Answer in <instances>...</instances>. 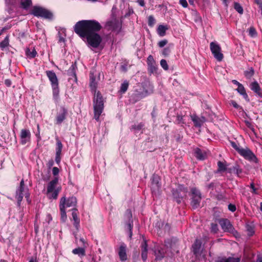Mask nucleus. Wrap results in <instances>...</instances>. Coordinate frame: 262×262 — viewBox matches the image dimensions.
Listing matches in <instances>:
<instances>
[{"label":"nucleus","mask_w":262,"mask_h":262,"mask_svg":"<svg viewBox=\"0 0 262 262\" xmlns=\"http://www.w3.org/2000/svg\"><path fill=\"white\" fill-rule=\"evenodd\" d=\"M102 27L94 20H81L77 22L74 26V31L81 37H86L88 44L95 48L100 45L102 38L96 33Z\"/></svg>","instance_id":"1"},{"label":"nucleus","mask_w":262,"mask_h":262,"mask_svg":"<svg viewBox=\"0 0 262 262\" xmlns=\"http://www.w3.org/2000/svg\"><path fill=\"white\" fill-rule=\"evenodd\" d=\"M91 91L94 93L93 107L94 112V118L99 121V117L102 114L104 108V100L101 93L96 91L97 83L93 75L90 76V84Z\"/></svg>","instance_id":"2"},{"label":"nucleus","mask_w":262,"mask_h":262,"mask_svg":"<svg viewBox=\"0 0 262 262\" xmlns=\"http://www.w3.org/2000/svg\"><path fill=\"white\" fill-rule=\"evenodd\" d=\"M58 182V179L56 177L53 180L50 181L47 187V193L50 199H56L58 193L61 190V187L56 188Z\"/></svg>","instance_id":"3"},{"label":"nucleus","mask_w":262,"mask_h":262,"mask_svg":"<svg viewBox=\"0 0 262 262\" xmlns=\"http://www.w3.org/2000/svg\"><path fill=\"white\" fill-rule=\"evenodd\" d=\"M24 196L27 199V201H28L30 193L29 192V189L27 187L25 186L24 181L22 180L20 182V185L19 187L17 188L16 192V199L17 201V203L18 205H20V203L23 199Z\"/></svg>","instance_id":"4"},{"label":"nucleus","mask_w":262,"mask_h":262,"mask_svg":"<svg viewBox=\"0 0 262 262\" xmlns=\"http://www.w3.org/2000/svg\"><path fill=\"white\" fill-rule=\"evenodd\" d=\"M30 13L36 17H40L45 18H51L52 14L46 9L40 6H34Z\"/></svg>","instance_id":"5"},{"label":"nucleus","mask_w":262,"mask_h":262,"mask_svg":"<svg viewBox=\"0 0 262 262\" xmlns=\"http://www.w3.org/2000/svg\"><path fill=\"white\" fill-rule=\"evenodd\" d=\"M210 48L214 58L219 61H222L224 56L221 53V48L220 45L216 42H211L210 43Z\"/></svg>","instance_id":"6"},{"label":"nucleus","mask_w":262,"mask_h":262,"mask_svg":"<svg viewBox=\"0 0 262 262\" xmlns=\"http://www.w3.org/2000/svg\"><path fill=\"white\" fill-rule=\"evenodd\" d=\"M239 154L243 156L245 159L249 160L250 162L254 163H257L258 159L253 154V152L248 148H243L239 150Z\"/></svg>","instance_id":"7"},{"label":"nucleus","mask_w":262,"mask_h":262,"mask_svg":"<svg viewBox=\"0 0 262 262\" xmlns=\"http://www.w3.org/2000/svg\"><path fill=\"white\" fill-rule=\"evenodd\" d=\"M219 224L221 226L222 229L225 232H228L235 235L237 234V231L234 229L230 221L227 219H221L219 221Z\"/></svg>","instance_id":"8"},{"label":"nucleus","mask_w":262,"mask_h":262,"mask_svg":"<svg viewBox=\"0 0 262 262\" xmlns=\"http://www.w3.org/2000/svg\"><path fill=\"white\" fill-rule=\"evenodd\" d=\"M68 111L63 107H61L57 113L56 116V123L60 124L66 119Z\"/></svg>","instance_id":"9"},{"label":"nucleus","mask_w":262,"mask_h":262,"mask_svg":"<svg viewBox=\"0 0 262 262\" xmlns=\"http://www.w3.org/2000/svg\"><path fill=\"white\" fill-rule=\"evenodd\" d=\"M20 143L23 145L29 142L31 139V133L29 130L23 129L20 134Z\"/></svg>","instance_id":"10"},{"label":"nucleus","mask_w":262,"mask_h":262,"mask_svg":"<svg viewBox=\"0 0 262 262\" xmlns=\"http://www.w3.org/2000/svg\"><path fill=\"white\" fill-rule=\"evenodd\" d=\"M64 199L63 206L64 208L68 207H72L73 208H76L77 205V199L75 196H71L66 199L65 196H63L60 199V200Z\"/></svg>","instance_id":"11"},{"label":"nucleus","mask_w":262,"mask_h":262,"mask_svg":"<svg viewBox=\"0 0 262 262\" xmlns=\"http://www.w3.org/2000/svg\"><path fill=\"white\" fill-rule=\"evenodd\" d=\"M46 73L51 82V86L59 85L58 78L54 72L53 71H47Z\"/></svg>","instance_id":"12"},{"label":"nucleus","mask_w":262,"mask_h":262,"mask_svg":"<svg viewBox=\"0 0 262 262\" xmlns=\"http://www.w3.org/2000/svg\"><path fill=\"white\" fill-rule=\"evenodd\" d=\"M106 26L109 30H117L120 28L121 24L118 19L114 18L107 21Z\"/></svg>","instance_id":"13"},{"label":"nucleus","mask_w":262,"mask_h":262,"mask_svg":"<svg viewBox=\"0 0 262 262\" xmlns=\"http://www.w3.org/2000/svg\"><path fill=\"white\" fill-rule=\"evenodd\" d=\"M118 255L121 261L127 259L126 246L124 243H122L119 248Z\"/></svg>","instance_id":"14"},{"label":"nucleus","mask_w":262,"mask_h":262,"mask_svg":"<svg viewBox=\"0 0 262 262\" xmlns=\"http://www.w3.org/2000/svg\"><path fill=\"white\" fill-rule=\"evenodd\" d=\"M160 178L158 176H154L151 182V190L152 192H156L159 191L161 188V184L159 183Z\"/></svg>","instance_id":"15"},{"label":"nucleus","mask_w":262,"mask_h":262,"mask_svg":"<svg viewBox=\"0 0 262 262\" xmlns=\"http://www.w3.org/2000/svg\"><path fill=\"white\" fill-rule=\"evenodd\" d=\"M191 118L196 127H201L205 121V118L204 117L199 118L195 115H191Z\"/></svg>","instance_id":"16"},{"label":"nucleus","mask_w":262,"mask_h":262,"mask_svg":"<svg viewBox=\"0 0 262 262\" xmlns=\"http://www.w3.org/2000/svg\"><path fill=\"white\" fill-rule=\"evenodd\" d=\"M64 199H62V200H60V204H59V208L60 210V214H61V220L63 222H65L67 220V214L66 212V209L63 206V203H64Z\"/></svg>","instance_id":"17"},{"label":"nucleus","mask_w":262,"mask_h":262,"mask_svg":"<svg viewBox=\"0 0 262 262\" xmlns=\"http://www.w3.org/2000/svg\"><path fill=\"white\" fill-rule=\"evenodd\" d=\"M72 215L73 219L74 221V226L77 229H78V228L79 226L80 221L77 216V209L76 208H72Z\"/></svg>","instance_id":"18"},{"label":"nucleus","mask_w":262,"mask_h":262,"mask_svg":"<svg viewBox=\"0 0 262 262\" xmlns=\"http://www.w3.org/2000/svg\"><path fill=\"white\" fill-rule=\"evenodd\" d=\"M251 89L258 95L260 97H262V91L258 84L256 81L252 82L251 84Z\"/></svg>","instance_id":"19"},{"label":"nucleus","mask_w":262,"mask_h":262,"mask_svg":"<svg viewBox=\"0 0 262 262\" xmlns=\"http://www.w3.org/2000/svg\"><path fill=\"white\" fill-rule=\"evenodd\" d=\"M194 155L198 159L200 160H203L206 158V153L199 148L195 149Z\"/></svg>","instance_id":"20"},{"label":"nucleus","mask_w":262,"mask_h":262,"mask_svg":"<svg viewBox=\"0 0 262 262\" xmlns=\"http://www.w3.org/2000/svg\"><path fill=\"white\" fill-rule=\"evenodd\" d=\"M202 243L200 239H196L192 246L193 251L194 254L197 256L198 254L199 253L201 247Z\"/></svg>","instance_id":"21"},{"label":"nucleus","mask_w":262,"mask_h":262,"mask_svg":"<svg viewBox=\"0 0 262 262\" xmlns=\"http://www.w3.org/2000/svg\"><path fill=\"white\" fill-rule=\"evenodd\" d=\"M201 199V196L191 197V205L193 208L195 209L199 207Z\"/></svg>","instance_id":"22"},{"label":"nucleus","mask_w":262,"mask_h":262,"mask_svg":"<svg viewBox=\"0 0 262 262\" xmlns=\"http://www.w3.org/2000/svg\"><path fill=\"white\" fill-rule=\"evenodd\" d=\"M53 92V97L55 101H58L59 97V85L52 86Z\"/></svg>","instance_id":"23"},{"label":"nucleus","mask_w":262,"mask_h":262,"mask_svg":"<svg viewBox=\"0 0 262 262\" xmlns=\"http://www.w3.org/2000/svg\"><path fill=\"white\" fill-rule=\"evenodd\" d=\"M168 29L167 26L160 25L157 28V33L160 36H164L166 34V31Z\"/></svg>","instance_id":"24"},{"label":"nucleus","mask_w":262,"mask_h":262,"mask_svg":"<svg viewBox=\"0 0 262 262\" xmlns=\"http://www.w3.org/2000/svg\"><path fill=\"white\" fill-rule=\"evenodd\" d=\"M74 254L78 255L80 257L84 256L85 255V251L84 248H77L72 250Z\"/></svg>","instance_id":"25"},{"label":"nucleus","mask_w":262,"mask_h":262,"mask_svg":"<svg viewBox=\"0 0 262 262\" xmlns=\"http://www.w3.org/2000/svg\"><path fill=\"white\" fill-rule=\"evenodd\" d=\"M237 92L242 95L243 96L244 98L246 99V100H248V95L247 94L246 92V91H245V89L244 88V87L243 86V85L241 84H239V86H238V88L237 89H236Z\"/></svg>","instance_id":"26"},{"label":"nucleus","mask_w":262,"mask_h":262,"mask_svg":"<svg viewBox=\"0 0 262 262\" xmlns=\"http://www.w3.org/2000/svg\"><path fill=\"white\" fill-rule=\"evenodd\" d=\"M240 258L235 257H228L221 258L216 261V262H239Z\"/></svg>","instance_id":"27"},{"label":"nucleus","mask_w":262,"mask_h":262,"mask_svg":"<svg viewBox=\"0 0 262 262\" xmlns=\"http://www.w3.org/2000/svg\"><path fill=\"white\" fill-rule=\"evenodd\" d=\"M147 64L150 67L152 72L156 70V68L154 66L155 61L153 57L151 55H149L147 58Z\"/></svg>","instance_id":"28"},{"label":"nucleus","mask_w":262,"mask_h":262,"mask_svg":"<svg viewBox=\"0 0 262 262\" xmlns=\"http://www.w3.org/2000/svg\"><path fill=\"white\" fill-rule=\"evenodd\" d=\"M165 250L163 248H160L158 250V251H155V255L156 256V259H161L163 257H164L165 255Z\"/></svg>","instance_id":"29"},{"label":"nucleus","mask_w":262,"mask_h":262,"mask_svg":"<svg viewBox=\"0 0 262 262\" xmlns=\"http://www.w3.org/2000/svg\"><path fill=\"white\" fill-rule=\"evenodd\" d=\"M20 5L23 8L27 9L32 5V1L31 0H21Z\"/></svg>","instance_id":"30"},{"label":"nucleus","mask_w":262,"mask_h":262,"mask_svg":"<svg viewBox=\"0 0 262 262\" xmlns=\"http://www.w3.org/2000/svg\"><path fill=\"white\" fill-rule=\"evenodd\" d=\"M9 45V37L7 36L5 39L0 43V48L3 50Z\"/></svg>","instance_id":"31"},{"label":"nucleus","mask_w":262,"mask_h":262,"mask_svg":"<svg viewBox=\"0 0 262 262\" xmlns=\"http://www.w3.org/2000/svg\"><path fill=\"white\" fill-rule=\"evenodd\" d=\"M26 53L27 56L30 58H34L36 56L37 54V52L34 49H33L32 51H30V49H27Z\"/></svg>","instance_id":"32"},{"label":"nucleus","mask_w":262,"mask_h":262,"mask_svg":"<svg viewBox=\"0 0 262 262\" xmlns=\"http://www.w3.org/2000/svg\"><path fill=\"white\" fill-rule=\"evenodd\" d=\"M144 124L142 123L135 124L131 127V129L136 131H139L143 128Z\"/></svg>","instance_id":"33"},{"label":"nucleus","mask_w":262,"mask_h":262,"mask_svg":"<svg viewBox=\"0 0 262 262\" xmlns=\"http://www.w3.org/2000/svg\"><path fill=\"white\" fill-rule=\"evenodd\" d=\"M62 148V144L59 140L57 141V147L56 149V155H60Z\"/></svg>","instance_id":"34"},{"label":"nucleus","mask_w":262,"mask_h":262,"mask_svg":"<svg viewBox=\"0 0 262 262\" xmlns=\"http://www.w3.org/2000/svg\"><path fill=\"white\" fill-rule=\"evenodd\" d=\"M128 87V82L125 80L124 81L121 85L120 91L122 93H124L127 90Z\"/></svg>","instance_id":"35"},{"label":"nucleus","mask_w":262,"mask_h":262,"mask_svg":"<svg viewBox=\"0 0 262 262\" xmlns=\"http://www.w3.org/2000/svg\"><path fill=\"white\" fill-rule=\"evenodd\" d=\"M191 197L201 196L200 191L195 187H193L191 189Z\"/></svg>","instance_id":"36"},{"label":"nucleus","mask_w":262,"mask_h":262,"mask_svg":"<svg viewBox=\"0 0 262 262\" xmlns=\"http://www.w3.org/2000/svg\"><path fill=\"white\" fill-rule=\"evenodd\" d=\"M217 166L219 171H224L226 170L227 168L226 165L221 161H219L217 162Z\"/></svg>","instance_id":"37"},{"label":"nucleus","mask_w":262,"mask_h":262,"mask_svg":"<svg viewBox=\"0 0 262 262\" xmlns=\"http://www.w3.org/2000/svg\"><path fill=\"white\" fill-rule=\"evenodd\" d=\"M254 71L252 68L245 72V75L247 78H250L254 74Z\"/></svg>","instance_id":"38"},{"label":"nucleus","mask_w":262,"mask_h":262,"mask_svg":"<svg viewBox=\"0 0 262 262\" xmlns=\"http://www.w3.org/2000/svg\"><path fill=\"white\" fill-rule=\"evenodd\" d=\"M156 23V20L154 17L152 15H150L148 17V25L150 27H152Z\"/></svg>","instance_id":"39"},{"label":"nucleus","mask_w":262,"mask_h":262,"mask_svg":"<svg viewBox=\"0 0 262 262\" xmlns=\"http://www.w3.org/2000/svg\"><path fill=\"white\" fill-rule=\"evenodd\" d=\"M234 9L240 14H243V9L242 7L237 3H234Z\"/></svg>","instance_id":"40"},{"label":"nucleus","mask_w":262,"mask_h":262,"mask_svg":"<svg viewBox=\"0 0 262 262\" xmlns=\"http://www.w3.org/2000/svg\"><path fill=\"white\" fill-rule=\"evenodd\" d=\"M141 252L143 251H147V242L145 239H143V242L141 245Z\"/></svg>","instance_id":"41"},{"label":"nucleus","mask_w":262,"mask_h":262,"mask_svg":"<svg viewBox=\"0 0 262 262\" xmlns=\"http://www.w3.org/2000/svg\"><path fill=\"white\" fill-rule=\"evenodd\" d=\"M249 35L251 37H255L256 35V31L254 27H250L249 29Z\"/></svg>","instance_id":"42"},{"label":"nucleus","mask_w":262,"mask_h":262,"mask_svg":"<svg viewBox=\"0 0 262 262\" xmlns=\"http://www.w3.org/2000/svg\"><path fill=\"white\" fill-rule=\"evenodd\" d=\"M161 66L165 70H167L168 69V66L167 64V61L165 59H162L160 61Z\"/></svg>","instance_id":"43"},{"label":"nucleus","mask_w":262,"mask_h":262,"mask_svg":"<svg viewBox=\"0 0 262 262\" xmlns=\"http://www.w3.org/2000/svg\"><path fill=\"white\" fill-rule=\"evenodd\" d=\"M247 230L248 231V234L249 236H252L254 233L253 229L249 225L247 226Z\"/></svg>","instance_id":"44"},{"label":"nucleus","mask_w":262,"mask_h":262,"mask_svg":"<svg viewBox=\"0 0 262 262\" xmlns=\"http://www.w3.org/2000/svg\"><path fill=\"white\" fill-rule=\"evenodd\" d=\"M234 172L238 176L242 172L241 169L239 168L238 166L234 167Z\"/></svg>","instance_id":"45"},{"label":"nucleus","mask_w":262,"mask_h":262,"mask_svg":"<svg viewBox=\"0 0 262 262\" xmlns=\"http://www.w3.org/2000/svg\"><path fill=\"white\" fill-rule=\"evenodd\" d=\"M167 43V40L166 39H164L162 40H161L158 42V46L160 48H162L164 47Z\"/></svg>","instance_id":"46"},{"label":"nucleus","mask_w":262,"mask_h":262,"mask_svg":"<svg viewBox=\"0 0 262 262\" xmlns=\"http://www.w3.org/2000/svg\"><path fill=\"white\" fill-rule=\"evenodd\" d=\"M211 230L213 232L216 233L218 230L217 224H211Z\"/></svg>","instance_id":"47"},{"label":"nucleus","mask_w":262,"mask_h":262,"mask_svg":"<svg viewBox=\"0 0 262 262\" xmlns=\"http://www.w3.org/2000/svg\"><path fill=\"white\" fill-rule=\"evenodd\" d=\"M141 257L143 261H145L147 258V251H143L141 252Z\"/></svg>","instance_id":"48"},{"label":"nucleus","mask_w":262,"mask_h":262,"mask_svg":"<svg viewBox=\"0 0 262 262\" xmlns=\"http://www.w3.org/2000/svg\"><path fill=\"white\" fill-rule=\"evenodd\" d=\"M231 145H232V147H233L235 149H236V150L238 151V153H239V150H240V149H242V148H240V147H239L237 146V145L236 144V143H235V142H231Z\"/></svg>","instance_id":"49"},{"label":"nucleus","mask_w":262,"mask_h":262,"mask_svg":"<svg viewBox=\"0 0 262 262\" xmlns=\"http://www.w3.org/2000/svg\"><path fill=\"white\" fill-rule=\"evenodd\" d=\"M180 4L184 7L186 8L188 6L186 0H180Z\"/></svg>","instance_id":"50"},{"label":"nucleus","mask_w":262,"mask_h":262,"mask_svg":"<svg viewBox=\"0 0 262 262\" xmlns=\"http://www.w3.org/2000/svg\"><path fill=\"white\" fill-rule=\"evenodd\" d=\"M228 209L232 212H234L236 210V207L235 205L230 204L228 205Z\"/></svg>","instance_id":"51"},{"label":"nucleus","mask_w":262,"mask_h":262,"mask_svg":"<svg viewBox=\"0 0 262 262\" xmlns=\"http://www.w3.org/2000/svg\"><path fill=\"white\" fill-rule=\"evenodd\" d=\"M170 52V49L168 48H164L163 50L162 54L165 55H168Z\"/></svg>","instance_id":"52"},{"label":"nucleus","mask_w":262,"mask_h":262,"mask_svg":"<svg viewBox=\"0 0 262 262\" xmlns=\"http://www.w3.org/2000/svg\"><path fill=\"white\" fill-rule=\"evenodd\" d=\"M59 169L57 167H54L53 168L52 172L54 176L57 175L59 173Z\"/></svg>","instance_id":"53"},{"label":"nucleus","mask_w":262,"mask_h":262,"mask_svg":"<svg viewBox=\"0 0 262 262\" xmlns=\"http://www.w3.org/2000/svg\"><path fill=\"white\" fill-rule=\"evenodd\" d=\"M250 188L252 189V193L257 194V189L255 188L254 183H252L250 184Z\"/></svg>","instance_id":"54"},{"label":"nucleus","mask_w":262,"mask_h":262,"mask_svg":"<svg viewBox=\"0 0 262 262\" xmlns=\"http://www.w3.org/2000/svg\"><path fill=\"white\" fill-rule=\"evenodd\" d=\"M231 104L233 105V106L236 108H241V106L237 104V103L235 101H231Z\"/></svg>","instance_id":"55"},{"label":"nucleus","mask_w":262,"mask_h":262,"mask_svg":"<svg viewBox=\"0 0 262 262\" xmlns=\"http://www.w3.org/2000/svg\"><path fill=\"white\" fill-rule=\"evenodd\" d=\"M136 2L141 7H144L145 6V3L144 0H136Z\"/></svg>","instance_id":"56"},{"label":"nucleus","mask_w":262,"mask_h":262,"mask_svg":"<svg viewBox=\"0 0 262 262\" xmlns=\"http://www.w3.org/2000/svg\"><path fill=\"white\" fill-rule=\"evenodd\" d=\"M55 161L57 163L59 164L60 162V155H56Z\"/></svg>","instance_id":"57"},{"label":"nucleus","mask_w":262,"mask_h":262,"mask_svg":"<svg viewBox=\"0 0 262 262\" xmlns=\"http://www.w3.org/2000/svg\"><path fill=\"white\" fill-rule=\"evenodd\" d=\"M128 226H129V237L130 238H131L132 236V226L131 225L129 224L128 225Z\"/></svg>","instance_id":"58"},{"label":"nucleus","mask_w":262,"mask_h":262,"mask_svg":"<svg viewBox=\"0 0 262 262\" xmlns=\"http://www.w3.org/2000/svg\"><path fill=\"white\" fill-rule=\"evenodd\" d=\"M164 247H166L167 248H171V245H170L168 241L165 242V245Z\"/></svg>","instance_id":"59"},{"label":"nucleus","mask_w":262,"mask_h":262,"mask_svg":"<svg viewBox=\"0 0 262 262\" xmlns=\"http://www.w3.org/2000/svg\"><path fill=\"white\" fill-rule=\"evenodd\" d=\"M53 164H54V162L53 160H51V161H49L48 163V165L49 167H51V166H52L53 165Z\"/></svg>","instance_id":"60"},{"label":"nucleus","mask_w":262,"mask_h":262,"mask_svg":"<svg viewBox=\"0 0 262 262\" xmlns=\"http://www.w3.org/2000/svg\"><path fill=\"white\" fill-rule=\"evenodd\" d=\"M65 41V39L64 37H61V36H59V42H64Z\"/></svg>","instance_id":"61"},{"label":"nucleus","mask_w":262,"mask_h":262,"mask_svg":"<svg viewBox=\"0 0 262 262\" xmlns=\"http://www.w3.org/2000/svg\"><path fill=\"white\" fill-rule=\"evenodd\" d=\"M255 2L259 5V7L262 5V1L261 0H255Z\"/></svg>","instance_id":"62"},{"label":"nucleus","mask_w":262,"mask_h":262,"mask_svg":"<svg viewBox=\"0 0 262 262\" xmlns=\"http://www.w3.org/2000/svg\"><path fill=\"white\" fill-rule=\"evenodd\" d=\"M5 84L8 86H10L11 81L7 79L5 80Z\"/></svg>","instance_id":"63"},{"label":"nucleus","mask_w":262,"mask_h":262,"mask_svg":"<svg viewBox=\"0 0 262 262\" xmlns=\"http://www.w3.org/2000/svg\"><path fill=\"white\" fill-rule=\"evenodd\" d=\"M232 83L239 86V84H241L240 83H239L237 81H236V80H232Z\"/></svg>","instance_id":"64"}]
</instances>
